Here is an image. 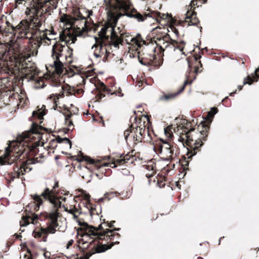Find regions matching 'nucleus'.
Masks as SVG:
<instances>
[{"label": "nucleus", "instance_id": "1", "mask_svg": "<svg viewBox=\"0 0 259 259\" xmlns=\"http://www.w3.org/2000/svg\"><path fill=\"white\" fill-rule=\"evenodd\" d=\"M92 11H85L83 9L75 10L73 17L64 15L60 18V21L64 23V29L60 34L62 41L74 43L76 36L82 35L83 32L88 30L87 17L92 15Z\"/></svg>", "mask_w": 259, "mask_h": 259}, {"label": "nucleus", "instance_id": "2", "mask_svg": "<svg viewBox=\"0 0 259 259\" xmlns=\"http://www.w3.org/2000/svg\"><path fill=\"white\" fill-rule=\"evenodd\" d=\"M217 112V109L213 108L211 110L207 113L206 117L201 122L202 126L204 127V130L200 131L199 134H193L194 132V128L190 129L189 131L185 132V133L183 134L182 136L180 137V139L182 142L185 143L187 145L191 146V143L194 140V144L195 145L194 149L198 148L202 144L201 141L202 139H204L205 137L207 136L206 132L207 127L205 125L204 122L205 121H211L213 116Z\"/></svg>", "mask_w": 259, "mask_h": 259}, {"label": "nucleus", "instance_id": "3", "mask_svg": "<svg viewBox=\"0 0 259 259\" xmlns=\"http://www.w3.org/2000/svg\"><path fill=\"white\" fill-rule=\"evenodd\" d=\"M34 55L33 53H20L15 57V67L17 69L26 75H30L33 76L37 73L35 65L27 60Z\"/></svg>", "mask_w": 259, "mask_h": 259}, {"label": "nucleus", "instance_id": "4", "mask_svg": "<svg viewBox=\"0 0 259 259\" xmlns=\"http://www.w3.org/2000/svg\"><path fill=\"white\" fill-rule=\"evenodd\" d=\"M58 187V182H56L53 187V189L50 190L47 188L40 195L34 194L31 195L33 200L34 208L35 211L39 209L40 206L42 204V199L41 196L45 199L48 200L50 203L54 204L56 207H59L61 206V202L57 199L55 196V192L53 189Z\"/></svg>", "mask_w": 259, "mask_h": 259}, {"label": "nucleus", "instance_id": "5", "mask_svg": "<svg viewBox=\"0 0 259 259\" xmlns=\"http://www.w3.org/2000/svg\"><path fill=\"white\" fill-rule=\"evenodd\" d=\"M117 18L114 17L112 20H110L106 25L103 27L99 32V35L103 41L104 39H107L110 36V45L113 46L115 48H118L119 45H121L122 39L118 37L114 30V27L116 24Z\"/></svg>", "mask_w": 259, "mask_h": 259}, {"label": "nucleus", "instance_id": "6", "mask_svg": "<svg viewBox=\"0 0 259 259\" xmlns=\"http://www.w3.org/2000/svg\"><path fill=\"white\" fill-rule=\"evenodd\" d=\"M55 34V33L52 31L45 29V31H44V30L40 31L39 29L35 38L37 46L40 47L41 45L49 46L53 45L54 46L56 43Z\"/></svg>", "mask_w": 259, "mask_h": 259}, {"label": "nucleus", "instance_id": "7", "mask_svg": "<svg viewBox=\"0 0 259 259\" xmlns=\"http://www.w3.org/2000/svg\"><path fill=\"white\" fill-rule=\"evenodd\" d=\"M154 41L156 46L153 50V59H156L158 56H162L163 52L169 46V36L164 35L162 37L157 36Z\"/></svg>", "mask_w": 259, "mask_h": 259}, {"label": "nucleus", "instance_id": "8", "mask_svg": "<svg viewBox=\"0 0 259 259\" xmlns=\"http://www.w3.org/2000/svg\"><path fill=\"white\" fill-rule=\"evenodd\" d=\"M91 49L93 51L94 56L96 58H103V60H107L109 53L102 40H96V43L92 46Z\"/></svg>", "mask_w": 259, "mask_h": 259}, {"label": "nucleus", "instance_id": "9", "mask_svg": "<svg viewBox=\"0 0 259 259\" xmlns=\"http://www.w3.org/2000/svg\"><path fill=\"white\" fill-rule=\"evenodd\" d=\"M47 217L50 219L49 225L45 229L42 230L45 233L54 234L58 227L57 220L59 217V213L57 210H55L47 214Z\"/></svg>", "mask_w": 259, "mask_h": 259}, {"label": "nucleus", "instance_id": "10", "mask_svg": "<svg viewBox=\"0 0 259 259\" xmlns=\"http://www.w3.org/2000/svg\"><path fill=\"white\" fill-rule=\"evenodd\" d=\"M195 0H192L190 3L191 8L190 10L188 9L187 12L184 14L183 21L187 23L189 26L196 25L198 22V19L196 17L195 12L192 10V6H195Z\"/></svg>", "mask_w": 259, "mask_h": 259}, {"label": "nucleus", "instance_id": "11", "mask_svg": "<svg viewBox=\"0 0 259 259\" xmlns=\"http://www.w3.org/2000/svg\"><path fill=\"white\" fill-rule=\"evenodd\" d=\"M105 3L110 8L122 11H127L130 8L128 0H104Z\"/></svg>", "mask_w": 259, "mask_h": 259}, {"label": "nucleus", "instance_id": "12", "mask_svg": "<svg viewBox=\"0 0 259 259\" xmlns=\"http://www.w3.org/2000/svg\"><path fill=\"white\" fill-rule=\"evenodd\" d=\"M160 154L163 156L165 160H169L172 158L174 154L172 148L169 144L164 142L162 145H160Z\"/></svg>", "mask_w": 259, "mask_h": 259}, {"label": "nucleus", "instance_id": "13", "mask_svg": "<svg viewBox=\"0 0 259 259\" xmlns=\"http://www.w3.org/2000/svg\"><path fill=\"white\" fill-rule=\"evenodd\" d=\"M38 162L37 159L31 158L28 159L25 162H24L20 169L17 172V176L19 178L21 176L24 174V172L30 171L32 167L30 165L34 164Z\"/></svg>", "mask_w": 259, "mask_h": 259}, {"label": "nucleus", "instance_id": "14", "mask_svg": "<svg viewBox=\"0 0 259 259\" xmlns=\"http://www.w3.org/2000/svg\"><path fill=\"white\" fill-rule=\"evenodd\" d=\"M127 16L131 18H133L138 22H143L145 21H151L153 18L149 14H141L138 12H133L127 14Z\"/></svg>", "mask_w": 259, "mask_h": 259}, {"label": "nucleus", "instance_id": "15", "mask_svg": "<svg viewBox=\"0 0 259 259\" xmlns=\"http://www.w3.org/2000/svg\"><path fill=\"white\" fill-rule=\"evenodd\" d=\"M52 51V56L54 59L53 61V66L57 74L60 75L63 72V70L64 69V65L59 59V54L54 52V48L53 49Z\"/></svg>", "mask_w": 259, "mask_h": 259}, {"label": "nucleus", "instance_id": "16", "mask_svg": "<svg viewBox=\"0 0 259 259\" xmlns=\"http://www.w3.org/2000/svg\"><path fill=\"white\" fill-rule=\"evenodd\" d=\"M38 216L32 214L31 215H25L22 217L20 221L21 226H26L28 225L30 222L33 224H35L37 223Z\"/></svg>", "mask_w": 259, "mask_h": 259}, {"label": "nucleus", "instance_id": "17", "mask_svg": "<svg viewBox=\"0 0 259 259\" xmlns=\"http://www.w3.org/2000/svg\"><path fill=\"white\" fill-rule=\"evenodd\" d=\"M188 83L187 81L184 82V84L182 89L179 92L175 93H170L168 94H164L159 97V100L161 101H167L174 99L178 94H179L184 90L185 85Z\"/></svg>", "mask_w": 259, "mask_h": 259}, {"label": "nucleus", "instance_id": "18", "mask_svg": "<svg viewBox=\"0 0 259 259\" xmlns=\"http://www.w3.org/2000/svg\"><path fill=\"white\" fill-rule=\"evenodd\" d=\"M257 78H259V69H255L254 71V75L252 74L251 76H248L246 78H245L243 84H251L254 81H257Z\"/></svg>", "mask_w": 259, "mask_h": 259}, {"label": "nucleus", "instance_id": "19", "mask_svg": "<svg viewBox=\"0 0 259 259\" xmlns=\"http://www.w3.org/2000/svg\"><path fill=\"white\" fill-rule=\"evenodd\" d=\"M140 37L137 36L136 37H132L130 38L128 37V38H126L125 39L126 43L129 45H131L132 46H137V48L136 49H138V48H140L142 44V41L140 40Z\"/></svg>", "mask_w": 259, "mask_h": 259}, {"label": "nucleus", "instance_id": "20", "mask_svg": "<svg viewBox=\"0 0 259 259\" xmlns=\"http://www.w3.org/2000/svg\"><path fill=\"white\" fill-rule=\"evenodd\" d=\"M11 152V146L9 145L6 148L5 154L0 156V164L2 165L9 164V162L8 160V157L9 156L10 153Z\"/></svg>", "mask_w": 259, "mask_h": 259}, {"label": "nucleus", "instance_id": "21", "mask_svg": "<svg viewBox=\"0 0 259 259\" xmlns=\"http://www.w3.org/2000/svg\"><path fill=\"white\" fill-rule=\"evenodd\" d=\"M45 114V107L43 105L40 109L34 111L32 113V116L34 117L36 116L38 119L41 120L43 119V117Z\"/></svg>", "mask_w": 259, "mask_h": 259}, {"label": "nucleus", "instance_id": "22", "mask_svg": "<svg viewBox=\"0 0 259 259\" xmlns=\"http://www.w3.org/2000/svg\"><path fill=\"white\" fill-rule=\"evenodd\" d=\"M98 229L93 226H88L86 229V234L89 236H93L98 237V233L97 232Z\"/></svg>", "mask_w": 259, "mask_h": 259}, {"label": "nucleus", "instance_id": "23", "mask_svg": "<svg viewBox=\"0 0 259 259\" xmlns=\"http://www.w3.org/2000/svg\"><path fill=\"white\" fill-rule=\"evenodd\" d=\"M56 140H57V142L59 143H62V144H63V143H66L67 146L68 147V149H71V142L69 140V139H68V138H62L60 137H58L56 139Z\"/></svg>", "mask_w": 259, "mask_h": 259}, {"label": "nucleus", "instance_id": "24", "mask_svg": "<svg viewBox=\"0 0 259 259\" xmlns=\"http://www.w3.org/2000/svg\"><path fill=\"white\" fill-rule=\"evenodd\" d=\"M37 133H38V132L35 128V127H34V125L33 124L32 128L31 130V131L29 133V135L28 136V138L29 139L33 138V137L32 135L34 134H37ZM27 137L26 136H24L23 137H22V140H24L25 141L27 142Z\"/></svg>", "mask_w": 259, "mask_h": 259}, {"label": "nucleus", "instance_id": "25", "mask_svg": "<svg viewBox=\"0 0 259 259\" xmlns=\"http://www.w3.org/2000/svg\"><path fill=\"white\" fill-rule=\"evenodd\" d=\"M174 130L172 128L171 125H169L164 128V134L168 138H171L173 135Z\"/></svg>", "mask_w": 259, "mask_h": 259}, {"label": "nucleus", "instance_id": "26", "mask_svg": "<svg viewBox=\"0 0 259 259\" xmlns=\"http://www.w3.org/2000/svg\"><path fill=\"white\" fill-rule=\"evenodd\" d=\"M112 246H113V244H111L110 245V246H109L108 247H107L106 245H102L97 246L96 247V250L97 252H99V253L102 252L106 251L108 249L111 248V247Z\"/></svg>", "mask_w": 259, "mask_h": 259}, {"label": "nucleus", "instance_id": "27", "mask_svg": "<svg viewBox=\"0 0 259 259\" xmlns=\"http://www.w3.org/2000/svg\"><path fill=\"white\" fill-rule=\"evenodd\" d=\"M11 49L14 51V53L16 54L17 53H19L21 50L20 46L17 42H15L13 44L11 47Z\"/></svg>", "mask_w": 259, "mask_h": 259}, {"label": "nucleus", "instance_id": "28", "mask_svg": "<svg viewBox=\"0 0 259 259\" xmlns=\"http://www.w3.org/2000/svg\"><path fill=\"white\" fill-rule=\"evenodd\" d=\"M121 161H122V160H120V159H118L116 160V162L117 163H119ZM104 166H111L112 167H116V165H115V162H112L111 163H106L104 164Z\"/></svg>", "mask_w": 259, "mask_h": 259}, {"label": "nucleus", "instance_id": "29", "mask_svg": "<svg viewBox=\"0 0 259 259\" xmlns=\"http://www.w3.org/2000/svg\"><path fill=\"white\" fill-rule=\"evenodd\" d=\"M133 131V130H132L131 128H128L127 130L125 131L124 133V138L126 140L128 138V137L130 136V134L132 133Z\"/></svg>", "mask_w": 259, "mask_h": 259}, {"label": "nucleus", "instance_id": "30", "mask_svg": "<svg viewBox=\"0 0 259 259\" xmlns=\"http://www.w3.org/2000/svg\"><path fill=\"white\" fill-rule=\"evenodd\" d=\"M68 118L69 117H66L65 118L66 123L67 124V125L68 126H70L71 125H72L73 124V123H72V121L71 120H69Z\"/></svg>", "mask_w": 259, "mask_h": 259}, {"label": "nucleus", "instance_id": "31", "mask_svg": "<svg viewBox=\"0 0 259 259\" xmlns=\"http://www.w3.org/2000/svg\"><path fill=\"white\" fill-rule=\"evenodd\" d=\"M73 242V240L71 239V240H69L68 242V243H67L66 248L67 249H68L69 246H71Z\"/></svg>", "mask_w": 259, "mask_h": 259}, {"label": "nucleus", "instance_id": "32", "mask_svg": "<svg viewBox=\"0 0 259 259\" xmlns=\"http://www.w3.org/2000/svg\"><path fill=\"white\" fill-rule=\"evenodd\" d=\"M113 94H115L116 95L120 96V97H122L123 96V95L122 94H121V91H118L114 93Z\"/></svg>", "mask_w": 259, "mask_h": 259}, {"label": "nucleus", "instance_id": "33", "mask_svg": "<svg viewBox=\"0 0 259 259\" xmlns=\"http://www.w3.org/2000/svg\"><path fill=\"white\" fill-rule=\"evenodd\" d=\"M50 98H51V99H53V101H54V103H57V100H58L59 97H57V99H56L55 98V96H51L50 97Z\"/></svg>", "mask_w": 259, "mask_h": 259}, {"label": "nucleus", "instance_id": "34", "mask_svg": "<svg viewBox=\"0 0 259 259\" xmlns=\"http://www.w3.org/2000/svg\"><path fill=\"white\" fill-rule=\"evenodd\" d=\"M90 196L89 194H85L84 195V198L85 200H89L90 199Z\"/></svg>", "mask_w": 259, "mask_h": 259}, {"label": "nucleus", "instance_id": "35", "mask_svg": "<svg viewBox=\"0 0 259 259\" xmlns=\"http://www.w3.org/2000/svg\"><path fill=\"white\" fill-rule=\"evenodd\" d=\"M41 236V233L38 232L35 235V237H39Z\"/></svg>", "mask_w": 259, "mask_h": 259}, {"label": "nucleus", "instance_id": "36", "mask_svg": "<svg viewBox=\"0 0 259 259\" xmlns=\"http://www.w3.org/2000/svg\"><path fill=\"white\" fill-rule=\"evenodd\" d=\"M101 89H102V90H105V85H104V84L103 83H102L101 84Z\"/></svg>", "mask_w": 259, "mask_h": 259}, {"label": "nucleus", "instance_id": "37", "mask_svg": "<svg viewBox=\"0 0 259 259\" xmlns=\"http://www.w3.org/2000/svg\"><path fill=\"white\" fill-rule=\"evenodd\" d=\"M159 17H160L161 19H165V18H164V17H165V16H164V15L163 14H162V15H161V14H160V15H159Z\"/></svg>", "mask_w": 259, "mask_h": 259}, {"label": "nucleus", "instance_id": "38", "mask_svg": "<svg viewBox=\"0 0 259 259\" xmlns=\"http://www.w3.org/2000/svg\"><path fill=\"white\" fill-rule=\"evenodd\" d=\"M63 144H64V146L65 147V148H68V147L67 146L66 143H63Z\"/></svg>", "mask_w": 259, "mask_h": 259}, {"label": "nucleus", "instance_id": "39", "mask_svg": "<svg viewBox=\"0 0 259 259\" xmlns=\"http://www.w3.org/2000/svg\"><path fill=\"white\" fill-rule=\"evenodd\" d=\"M238 88L239 90H241L242 89V86L241 85H239L238 87Z\"/></svg>", "mask_w": 259, "mask_h": 259}, {"label": "nucleus", "instance_id": "40", "mask_svg": "<svg viewBox=\"0 0 259 259\" xmlns=\"http://www.w3.org/2000/svg\"><path fill=\"white\" fill-rule=\"evenodd\" d=\"M90 162L91 163H94V160H93V159H91L90 160Z\"/></svg>", "mask_w": 259, "mask_h": 259}, {"label": "nucleus", "instance_id": "41", "mask_svg": "<svg viewBox=\"0 0 259 259\" xmlns=\"http://www.w3.org/2000/svg\"><path fill=\"white\" fill-rule=\"evenodd\" d=\"M195 71L197 73L198 72V68H195Z\"/></svg>", "mask_w": 259, "mask_h": 259}, {"label": "nucleus", "instance_id": "42", "mask_svg": "<svg viewBox=\"0 0 259 259\" xmlns=\"http://www.w3.org/2000/svg\"><path fill=\"white\" fill-rule=\"evenodd\" d=\"M111 232V230H108V231H106V233H107L108 232Z\"/></svg>", "mask_w": 259, "mask_h": 259}, {"label": "nucleus", "instance_id": "43", "mask_svg": "<svg viewBox=\"0 0 259 259\" xmlns=\"http://www.w3.org/2000/svg\"><path fill=\"white\" fill-rule=\"evenodd\" d=\"M158 28H160V27H156L155 28V29H158Z\"/></svg>", "mask_w": 259, "mask_h": 259}, {"label": "nucleus", "instance_id": "44", "mask_svg": "<svg viewBox=\"0 0 259 259\" xmlns=\"http://www.w3.org/2000/svg\"><path fill=\"white\" fill-rule=\"evenodd\" d=\"M27 259H31V258H29V257H28V258H27Z\"/></svg>", "mask_w": 259, "mask_h": 259}]
</instances>
